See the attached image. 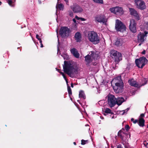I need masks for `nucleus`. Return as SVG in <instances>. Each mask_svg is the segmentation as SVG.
<instances>
[{"mask_svg":"<svg viewBox=\"0 0 148 148\" xmlns=\"http://www.w3.org/2000/svg\"><path fill=\"white\" fill-rule=\"evenodd\" d=\"M112 82L115 84V86H113L114 91L117 93L121 92L124 86V83L121 79V76H119L114 78Z\"/></svg>","mask_w":148,"mask_h":148,"instance_id":"obj_1","label":"nucleus"},{"mask_svg":"<svg viewBox=\"0 0 148 148\" xmlns=\"http://www.w3.org/2000/svg\"><path fill=\"white\" fill-rule=\"evenodd\" d=\"M64 65L63 66L64 72L70 76L71 75L77 72V68H74L71 63L66 61H64Z\"/></svg>","mask_w":148,"mask_h":148,"instance_id":"obj_2","label":"nucleus"},{"mask_svg":"<svg viewBox=\"0 0 148 148\" xmlns=\"http://www.w3.org/2000/svg\"><path fill=\"white\" fill-rule=\"evenodd\" d=\"M88 37L89 40L94 44H97L100 42L99 37L95 32L90 31L88 34Z\"/></svg>","mask_w":148,"mask_h":148,"instance_id":"obj_3","label":"nucleus"},{"mask_svg":"<svg viewBox=\"0 0 148 148\" xmlns=\"http://www.w3.org/2000/svg\"><path fill=\"white\" fill-rule=\"evenodd\" d=\"M110 53L111 56L112 58H114L116 63L122 60V56L121 53L114 49L111 50Z\"/></svg>","mask_w":148,"mask_h":148,"instance_id":"obj_4","label":"nucleus"},{"mask_svg":"<svg viewBox=\"0 0 148 148\" xmlns=\"http://www.w3.org/2000/svg\"><path fill=\"white\" fill-rule=\"evenodd\" d=\"M148 62V60L146 58L143 57L139 59L135 60V62L136 66L138 68L142 69Z\"/></svg>","mask_w":148,"mask_h":148,"instance_id":"obj_5","label":"nucleus"},{"mask_svg":"<svg viewBox=\"0 0 148 148\" xmlns=\"http://www.w3.org/2000/svg\"><path fill=\"white\" fill-rule=\"evenodd\" d=\"M108 103L110 107H114L116 103V99L114 96L109 94L108 96Z\"/></svg>","mask_w":148,"mask_h":148,"instance_id":"obj_6","label":"nucleus"},{"mask_svg":"<svg viewBox=\"0 0 148 148\" xmlns=\"http://www.w3.org/2000/svg\"><path fill=\"white\" fill-rule=\"evenodd\" d=\"M115 27L117 31L123 32L126 29V27L120 20H116V21Z\"/></svg>","mask_w":148,"mask_h":148,"instance_id":"obj_7","label":"nucleus"},{"mask_svg":"<svg viewBox=\"0 0 148 148\" xmlns=\"http://www.w3.org/2000/svg\"><path fill=\"white\" fill-rule=\"evenodd\" d=\"M69 29L66 27H62L59 30V34L62 37H67L69 36Z\"/></svg>","mask_w":148,"mask_h":148,"instance_id":"obj_8","label":"nucleus"},{"mask_svg":"<svg viewBox=\"0 0 148 148\" xmlns=\"http://www.w3.org/2000/svg\"><path fill=\"white\" fill-rule=\"evenodd\" d=\"M95 21V22L99 23H102L106 24L107 21L105 16L102 14H98L94 17Z\"/></svg>","mask_w":148,"mask_h":148,"instance_id":"obj_9","label":"nucleus"},{"mask_svg":"<svg viewBox=\"0 0 148 148\" xmlns=\"http://www.w3.org/2000/svg\"><path fill=\"white\" fill-rule=\"evenodd\" d=\"M71 9L74 13H80L82 12V8L77 3H73V5L70 7Z\"/></svg>","mask_w":148,"mask_h":148,"instance_id":"obj_10","label":"nucleus"},{"mask_svg":"<svg viewBox=\"0 0 148 148\" xmlns=\"http://www.w3.org/2000/svg\"><path fill=\"white\" fill-rule=\"evenodd\" d=\"M148 32L145 31L144 32H140L137 36V40L139 42L143 43L146 39Z\"/></svg>","mask_w":148,"mask_h":148,"instance_id":"obj_11","label":"nucleus"},{"mask_svg":"<svg viewBox=\"0 0 148 148\" xmlns=\"http://www.w3.org/2000/svg\"><path fill=\"white\" fill-rule=\"evenodd\" d=\"M135 3L137 8L140 10H143L145 9L146 6L144 1L142 0H135Z\"/></svg>","mask_w":148,"mask_h":148,"instance_id":"obj_12","label":"nucleus"},{"mask_svg":"<svg viewBox=\"0 0 148 148\" xmlns=\"http://www.w3.org/2000/svg\"><path fill=\"white\" fill-rule=\"evenodd\" d=\"M130 23L129 25V29L130 30L134 33H136V23L135 20L132 19L130 20Z\"/></svg>","mask_w":148,"mask_h":148,"instance_id":"obj_13","label":"nucleus"},{"mask_svg":"<svg viewBox=\"0 0 148 148\" xmlns=\"http://www.w3.org/2000/svg\"><path fill=\"white\" fill-rule=\"evenodd\" d=\"M70 51L71 53L75 58H79V54L76 49L75 48L72 49Z\"/></svg>","mask_w":148,"mask_h":148,"instance_id":"obj_14","label":"nucleus"},{"mask_svg":"<svg viewBox=\"0 0 148 148\" xmlns=\"http://www.w3.org/2000/svg\"><path fill=\"white\" fill-rule=\"evenodd\" d=\"M124 135H127V134L124 132L122 131V130H120L118 133L117 135L123 141L125 136Z\"/></svg>","mask_w":148,"mask_h":148,"instance_id":"obj_15","label":"nucleus"},{"mask_svg":"<svg viewBox=\"0 0 148 148\" xmlns=\"http://www.w3.org/2000/svg\"><path fill=\"white\" fill-rule=\"evenodd\" d=\"M128 82L131 86H134L136 88H140L141 86L137 83L136 81H134L133 79L129 80Z\"/></svg>","mask_w":148,"mask_h":148,"instance_id":"obj_16","label":"nucleus"},{"mask_svg":"<svg viewBox=\"0 0 148 148\" xmlns=\"http://www.w3.org/2000/svg\"><path fill=\"white\" fill-rule=\"evenodd\" d=\"M85 58L86 64L87 65L89 66L90 63L92 61L91 56L90 55H88L85 56Z\"/></svg>","mask_w":148,"mask_h":148,"instance_id":"obj_17","label":"nucleus"},{"mask_svg":"<svg viewBox=\"0 0 148 148\" xmlns=\"http://www.w3.org/2000/svg\"><path fill=\"white\" fill-rule=\"evenodd\" d=\"M75 38L77 42H80L81 41L82 35L79 32H76L75 35Z\"/></svg>","mask_w":148,"mask_h":148,"instance_id":"obj_18","label":"nucleus"},{"mask_svg":"<svg viewBox=\"0 0 148 148\" xmlns=\"http://www.w3.org/2000/svg\"><path fill=\"white\" fill-rule=\"evenodd\" d=\"M123 43V39L121 38H117L115 42V45L117 46H121Z\"/></svg>","mask_w":148,"mask_h":148,"instance_id":"obj_19","label":"nucleus"},{"mask_svg":"<svg viewBox=\"0 0 148 148\" xmlns=\"http://www.w3.org/2000/svg\"><path fill=\"white\" fill-rule=\"evenodd\" d=\"M145 120L143 118H139L138 124L141 127H143L145 126Z\"/></svg>","mask_w":148,"mask_h":148,"instance_id":"obj_20","label":"nucleus"},{"mask_svg":"<svg viewBox=\"0 0 148 148\" xmlns=\"http://www.w3.org/2000/svg\"><path fill=\"white\" fill-rule=\"evenodd\" d=\"M116 14L121 15L123 13V9L119 7H116Z\"/></svg>","mask_w":148,"mask_h":148,"instance_id":"obj_21","label":"nucleus"},{"mask_svg":"<svg viewBox=\"0 0 148 148\" xmlns=\"http://www.w3.org/2000/svg\"><path fill=\"white\" fill-rule=\"evenodd\" d=\"M125 99L123 98L120 97L118 99H116V103L119 106L121 105L122 103L124 101Z\"/></svg>","mask_w":148,"mask_h":148,"instance_id":"obj_22","label":"nucleus"},{"mask_svg":"<svg viewBox=\"0 0 148 148\" xmlns=\"http://www.w3.org/2000/svg\"><path fill=\"white\" fill-rule=\"evenodd\" d=\"M104 115H106L107 114H113L114 113L112 112V110L110 109L106 108L104 111Z\"/></svg>","mask_w":148,"mask_h":148,"instance_id":"obj_23","label":"nucleus"},{"mask_svg":"<svg viewBox=\"0 0 148 148\" xmlns=\"http://www.w3.org/2000/svg\"><path fill=\"white\" fill-rule=\"evenodd\" d=\"M79 98L85 99L86 98V96L83 91L81 90L79 91Z\"/></svg>","mask_w":148,"mask_h":148,"instance_id":"obj_24","label":"nucleus"},{"mask_svg":"<svg viewBox=\"0 0 148 148\" xmlns=\"http://www.w3.org/2000/svg\"><path fill=\"white\" fill-rule=\"evenodd\" d=\"M64 7V6L62 3L58 4L56 6V8L60 10H63Z\"/></svg>","mask_w":148,"mask_h":148,"instance_id":"obj_25","label":"nucleus"},{"mask_svg":"<svg viewBox=\"0 0 148 148\" xmlns=\"http://www.w3.org/2000/svg\"><path fill=\"white\" fill-rule=\"evenodd\" d=\"M129 10L130 14L132 15L133 16L137 13V11L133 8H130Z\"/></svg>","mask_w":148,"mask_h":148,"instance_id":"obj_26","label":"nucleus"},{"mask_svg":"<svg viewBox=\"0 0 148 148\" xmlns=\"http://www.w3.org/2000/svg\"><path fill=\"white\" fill-rule=\"evenodd\" d=\"M133 16L136 21H138L140 20L141 18L140 15L138 12L136 13V14H134L133 15Z\"/></svg>","mask_w":148,"mask_h":148,"instance_id":"obj_27","label":"nucleus"},{"mask_svg":"<svg viewBox=\"0 0 148 148\" xmlns=\"http://www.w3.org/2000/svg\"><path fill=\"white\" fill-rule=\"evenodd\" d=\"M94 59H97L99 57L98 55L95 53L92 52L90 55Z\"/></svg>","mask_w":148,"mask_h":148,"instance_id":"obj_28","label":"nucleus"},{"mask_svg":"<svg viewBox=\"0 0 148 148\" xmlns=\"http://www.w3.org/2000/svg\"><path fill=\"white\" fill-rule=\"evenodd\" d=\"M67 84V90L68 91V94L69 95V96H70V95H71L72 94L71 89L70 88V87L69 86H68V83Z\"/></svg>","mask_w":148,"mask_h":148,"instance_id":"obj_29","label":"nucleus"},{"mask_svg":"<svg viewBox=\"0 0 148 148\" xmlns=\"http://www.w3.org/2000/svg\"><path fill=\"white\" fill-rule=\"evenodd\" d=\"M81 141V144L82 145H84L88 143V140H84L83 139Z\"/></svg>","mask_w":148,"mask_h":148,"instance_id":"obj_30","label":"nucleus"},{"mask_svg":"<svg viewBox=\"0 0 148 148\" xmlns=\"http://www.w3.org/2000/svg\"><path fill=\"white\" fill-rule=\"evenodd\" d=\"M116 7L115 8H110V11L114 14H116Z\"/></svg>","mask_w":148,"mask_h":148,"instance_id":"obj_31","label":"nucleus"},{"mask_svg":"<svg viewBox=\"0 0 148 148\" xmlns=\"http://www.w3.org/2000/svg\"><path fill=\"white\" fill-rule=\"evenodd\" d=\"M95 2L97 3L102 4L103 3V0H93Z\"/></svg>","mask_w":148,"mask_h":148,"instance_id":"obj_32","label":"nucleus"},{"mask_svg":"<svg viewBox=\"0 0 148 148\" xmlns=\"http://www.w3.org/2000/svg\"><path fill=\"white\" fill-rule=\"evenodd\" d=\"M61 74L62 75V76H63V78H64V79L65 80V81H66V83H67H67H68L67 79H66V76H65V75L64 74V73H61Z\"/></svg>","mask_w":148,"mask_h":148,"instance_id":"obj_33","label":"nucleus"},{"mask_svg":"<svg viewBox=\"0 0 148 148\" xmlns=\"http://www.w3.org/2000/svg\"><path fill=\"white\" fill-rule=\"evenodd\" d=\"M7 3H8L9 5L11 6H12V0H7Z\"/></svg>","mask_w":148,"mask_h":148,"instance_id":"obj_34","label":"nucleus"},{"mask_svg":"<svg viewBox=\"0 0 148 148\" xmlns=\"http://www.w3.org/2000/svg\"><path fill=\"white\" fill-rule=\"evenodd\" d=\"M143 144L146 148H148V143L146 141L144 142Z\"/></svg>","mask_w":148,"mask_h":148,"instance_id":"obj_35","label":"nucleus"},{"mask_svg":"<svg viewBox=\"0 0 148 148\" xmlns=\"http://www.w3.org/2000/svg\"><path fill=\"white\" fill-rule=\"evenodd\" d=\"M131 121H133V123L134 124L136 123L137 122H138V120L136 119L134 120V119L133 118H132L131 119Z\"/></svg>","mask_w":148,"mask_h":148,"instance_id":"obj_36","label":"nucleus"},{"mask_svg":"<svg viewBox=\"0 0 148 148\" xmlns=\"http://www.w3.org/2000/svg\"><path fill=\"white\" fill-rule=\"evenodd\" d=\"M125 129L127 131H128L130 129V127L128 125H126L125 126Z\"/></svg>","mask_w":148,"mask_h":148,"instance_id":"obj_37","label":"nucleus"},{"mask_svg":"<svg viewBox=\"0 0 148 148\" xmlns=\"http://www.w3.org/2000/svg\"><path fill=\"white\" fill-rule=\"evenodd\" d=\"M73 12L71 11H69V15L71 17L73 15Z\"/></svg>","mask_w":148,"mask_h":148,"instance_id":"obj_38","label":"nucleus"},{"mask_svg":"<svg viewBox=\"0 0 148 148\" xmlns=\"http://www.w3.org/2000/svg\"><path fill=\"white\" fill-rule=\"evenodd\" d=\"M144 116H145V114L142 113L140 114L139 118H143V117H144Z\"/></svg>","mask_w":148,"mask_h":148,"instance_id":"obj_39","label":"nucleus"},{"mask_svg":"<svg viewBox=\"0 0 148 148\" xmlns=\"http://www.w3.org/2000/svg\"><path fill=\"white\" fill-rule=\"evenodd\" d=\"M63 57L64 59L67 60L68 59V56L66 55H64V56H63Z\"/></svg>","mask_w":148,"mask_h":148,"instance_id":"obj_40","label":"nucleus"},{"mask_svg":"<svg viewBox=\"0 0 148 148\" xmlns=\"http://www.w3.org/2000/svg\"><path fill=\"white\" fill-rule=\"evenodd\" d=\"M117 148H123V147L121 145L119 144L117 145Z\"/></svg>","mask_w":148,"mask_h":148,"instance_id":"obj_41","label":"nucleus"},{"mask_svg":"<svg viewBox=\"0 0 148 148\" xmlns=\"http://www.w3.org/2000/svg\"><path fill=\"white\" fill-rule=\"evenodd\" d=\"M64 1L66 3V4L69 5V2L68 0H64Z\"/></svg>","mask_w":148,"mask_h":148,"instance_id":"obj_42","label":"nucleus"},{"mask_svg":"<svg viewBox=\"0 0 148 148\" xmlns=\"http://www.w3.org/2000/svg\"><path fill=\"white\" fill-rule=\"evenodd\" d=\"M145 27L147 29H148V22H147L145 25Z\"/></svg>","mask_w":148,"mask_h":148,"instance_id":"obj_43","label":"nucleus"},{"mask_svg":"<svg viewBox=\"0 0 148 148\" xmlns=\"http://www.w3.org/2000/svg\"><path fill=\"white\" fill-rule=\"evenodd\" d=\"M80 20L81 21H85L86 19L84 18H82V17H80Z\"/></svg>","mask_w":148,"mask_h":148,"instance_id":"obj_44","label":"nucleus"},{"mask_svg":"<svg viewBox=\"0 0 148 148\" xmlns=\"http://www.w3.org/2000/svg\"><path fill=\"white\" fill-rule=\"evenodd\" d=\"M75 18L77 19V20H80V17H79L77 16H75Z\"/></svg>","mask_w":148,"mask_h":148,"instance_id":"obj_45","label":"nucleus"},{"mask_svg":"<svg viewBox=\"0 0 148 148\" xmlns=\"http://www.w3.org/2000/svg\"><path fill=\"white\" fill-rule=\"evenodd\" d=\"M146 53V51L145 50H143V51L141 53L142 54H145Z\"/></svg>","mask_w":148,"mask_h":148,"instance_id":"obj_46","label":"nucleus"},{"mask_svg":"<svg viewBox=\"0 0 148 148\" xmlns=\"http://www.w3.org/2000/svg\"><path fill=\"white\" fill-rule=\"evenodd\" d=\"M39 35L38 34H37L36 35V38L38 40V39L40 38L39 37Z\"/></svg>","mask_w":148,"mask_h":148,"instance_id":"obj_47","label":"nucleus"},{"mask_svg":"<svg viewBox=\"0 0 148 148\" xmlns=\"http://www.w3.org/2000/svg\"><path fill=\"white\" fill-rule=\"evenodd\" d=\"M58 71L61 74V73H63L61 71L60 69H57Z\"/></svg>","mask_w":148,"mask_h":148,"instance_id":"obj_48","label":"nucleus"},{"mask_svg":"<svg viewBox=\"0 0 148 148\" xmlns=\"http://www.w3.org/2000/svg\"><path fill=\"white\" fill-rule=\"evenodd\" d=\"M38 40L39 41L40 43H41V42H42V41L41 38H39V39H38Z\"/></svg>","mask_w":148,"mask_h":148,"instance_id":"obj_49","label":"nucleus"},{"mask_svg":"<svg viewBox=\"0 0 148 148\" xmlns=\"http://www.w3.org/2000/svg\"><path fill=\"white\" fill-rule=\"evenodd\" d=\"M40 47H43V45L42 44V42L41 43H40Z\"/></svg>","mask_w":148,"mask_h":148,"instance_id":"obj_50","label":"nucleus"},{"mask_svg":"<svg viewBox=\"0 0 148 148\" xmlns=\"http://www.w3.org/2000/svg\"><path fill=\"white\" fill-rule=\"evenodd\" d=\"M73 21L74 23H76V20L75 19V18H73Z\"/></svg>","mask_w":148,"mask_h":148,"instance_id":"obj_51","label":"nucleus"},{"mask_svg":"<svg viewBox=\"0 0 148 148\" xmlns=\"http://www.w3.org/2000/svg\"><path fill=\"white\" fill-rule=\"evenodd\" d=\"M73 86H73V84L72 83H71V87L72 88H73Z\"/></svg>","mask_w":148,"mask_h":148,"instance_id":"obj_52","label":"nucleus"},{"mask_svg":"<svg viewBox=\"0 0 148 148\" xmlns=\"http://www.w3.org/2000/svg\"><path fill=\"white\" fill-rule=\"evenodd\" d=\"M121 130H122V131L125 132V130L124 128H122Z\"/></svg>","mask_w":148,"mask_h":148,"instance_id":"obj_53","label":"nucleus"},{"mask_svg":"<svg viewBox=\"0 0 148 148\" xmlns=\"http://www.w3.org/2000/svg\"><path fill=\"white\" fill-rule=\"evenodd\" d=\"M77 101V102H78L79 103V104H82L80 102V101H79V100H78Z\"/></svg>","mask_w":148,"mask_h":148,"instance_id":"obj_54","label":"nucleus"},{"mask_svg":"<svg viewBox=\"0 0 148 148\" xmlns=\"http://www.w3.org/2000/svg\"><path fill=\"white\" fill-rule=\"evenodd\" d=\"M73 144H74L75 145H76V142H73Z\"/></svg>","mask_w":148,"mask_h":148,"instance_id":"obj_55","label":"nucleus"},{"mask_svg":"<svg viewBox=\"0 0 148 148\" xmlns=\"http://www.w3.org/2000/svg\"><path fill=\"white\" fill-rule=\"evenodd\" d=\"M127 111L128 110H129V108H127Z\"/></svg>","mask_w":148,"mask_h":148,"instance_id":"obj_56","label":"nucleus"},{"mask_svg":"<svg viewBox=\"0 0 148 148\" xmlns=\"http://www.w3.org/2000/svg\"><path fill=\"white\" fill-rule=\"evenodd\" d=\"M125 110H124V111H124V112H123V114H124L125 113Z\"/></svg>","mask_w":148,"mask_h":148,"instance_id":"obj_57","label":"nucleus"},{"mask_svg":"<svg viewBox=\"0 0 148 148\" xmlns=\"http://www.w3.org/2000/svg\"><path fill=\"white\" fill-rule=\"evenodd\" d=\"M1 3H2V2L1 1H0V5H1Z\"/></svg>","mask_w":148,"mask_h":148,"instance_id":"obj_58","label":"nucleus"},{"mask_svg":"<svg viewBox=\"0 0 148 148\" xmlns=\"http://www.w3.org/2000/svg\"><path fill=\"white\" fill-rule=\"evenodd\" d=\"M147 128H148V124L147 125Z\"/></svg>","mask_w":148,"mask_h":148,"instance_id":"obj_59","label":"nucleus"},{"mask_svg":"<svg viewBox=\"0 0 148 148\" xmlns=\"http://www.w3.org/2000/svg\"><path fill=\"white\" fill-rule=\"evenodd\" d=\"M113 117H114V116H113L112 117V118H113Z\"/></svg>","mask_w":148,"mask_h":148,"instance_id":"obj_60","label":"nucleus"},{"mask_svg":"<svg viewBox=\"0 0 148 148\" xmlns=\"http://www.w3.org/2000/svg\"><path fill=\"white\" fill-rule=\"evenodd\" d=\"M42 36V34H41V36Z\"/></svg>","mask_w":148,"mask_h":148,"instance_id":"obj_61","label":"nucleus"},{"mask_svg":"<svg viewBox=\"0 0 148 148\" xmlns=\"http://www.w3.org/2000/svg\"><path fill=\"white\" fill-rule=\"evenodd\" d=\"M141 44H139V45H141Z\"/></svg>","mask_w":148,"mask_h":148,"instance_id":"obj_62","label":"nucleus"}]
</instances>
